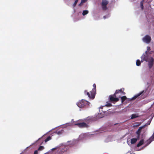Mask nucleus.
<instances>
[{"instance_id":"obj_31","label":"nucleus","mask_w":154,"mask_h":154,"mask_svg":"<svg viewBox=\"0 0 154 154\" xmlns=\"http://www.w3.org/2000/svg\"><path fill=\"white\" fill-rule=\"evenodd\" d=\"M44 154H48V153L46 152V153H44Z\"/></svg>"},{"instance_id":"obj_3","label":"nucleus","mask_w":154,"mask_h":154,"mask_svg":"<svg viewBox=\"0 0 154 154\" xmlns=\"http://www.w3.org/2000/svg\"><path fill=\"white\" fill-rule=\"evenodd\" d=\"M90 103L85 100H82L77 103V105L80 108H84L89 105Z\"/></svg>"},{"instance_id":"obj_12","label":"nucleus","mask_w":154,"mask_h":154,"mask_svg":"<svg viewBox=\"0 0 154 154\" xmlns=\"http://www.w3.org/2000/svg\"><path fill=\"white\" fill-rule=\"evenodd\" d=\"M144 141L143 140H140L139 143L137 144V147H139L141 146L143 143Z\"/></svg>"},{"instance_id":"obj_24","label":"nucleus","mask_w":154,"mask_h":154,"mask_svg":"<svg viewBox=\"0 0 154 154\" xmlns=\"http://www.w3.org/2000/svg\"><path fill=\"white\" fill-rule=\"evenodd\" d=\"M87 1V0H82L81 4Z\"/></svg>"},{"instance_id":"obj_22","label":"nucleus","mask_w":154,"mask_h":154,"mask_svg":"<svg viewBox=\"0 0 154 154\" xmlns=\"http://www.w3.org/2000/svg\"><path fill=\"white\" fill-rule=\"evenodd\" d=\"M77 2L75 1V2L74 3L73 5V6L74 7H75L76 6V5L77 4Z\"/></svg>"},{"instance_id":"obj_14","label":"nucleus","mask_w":154,"mask_h":154,"mask_svg":"<svg viewBox=\"0 0 154 154\" xmlns=\"http://www.w3.org/2000/svg\"><path fill=\"white\" fill-rule=\"evenodd\" d=\"M131 119H134L138 117L139 116L137 115V114H132L131 115Z\"/></svg>"},{"instance_id":"obj_1","label":"nucleus","mask_w":154,"mask_h":154,"mask_svg":"<svg viewBox=\"0 0 154 154\" xmlns=\"http://www.w3.org/2000/svg\"><path fill=\"white\" fill-rule=\"evenodd\" d=\"M125 89L124 88L116 90L114 94L109 96V98L110 101L112 102H117L119 101V98H120V95H117V94L121 93L122 94H125V93L123 91Z\"/></svg>"},{"instance_id":"obj_20","label":"nucleus","mask_w":154,"mask_h":154,"mask_svg":"<svg viewBox=\"0 0 154 154\" xmlns=\"http://www.w3.org/2000/svg\"><path fill=\"white\" fill-rule=\"evenodd\" d=\"M44 149V147L43 146H40L38 149V151H41L43 150Z\"/></svg>"},{"instance_id":"obj_7","label":"nucleus","mask_w":154,"mask_h":154,"mask_svg":"<svg viewBox=\"0 0 154 154\" xmlns=\"http://www.w3.org/2000/svg\"><path fill=\"white\" fill-rule=\"evenodd\" d=\"M143 41L146 43H149L151 40L150 36L148 35H146L143 38Z\"/></svg>"},{"instance_id":"obj_18","label":"nucleus","mask_w":154,"mask_h":154,"mask_svg":"<svg viewBox=\"0 0 154 154\" xmlns=\"http://www.w3.org/2000/svg\"><path fill=\"white\" fill-rule=\"evenodd\" d=\"M144 0H143L141 1L140 3V6L141 8V9L143 10V3L144 2Z\"/></svg>"},{"instance_id":"obj_10","label":"nucleus","mask_w":154,"mask_h":154,"mask_svg":"<svg viewBox=\"0 0 154 154\" xmlns=\"http://www.w3.org/2000/svg\"><path fill=\"white\" fill-rule=\"evenodd\" d=\"M84 121L88 124L91 121V117H87L85 120Z\"/></svg>"},{"instance_id":"obj_9","label":"nucleus","mask_w":154,"mask_h":154,"mask_svg":"<svg viewBox=\"0 0 154 154\" xmlns=\"http://www.w3.org/2000/svg\"><path fill=\"white\" fill-rule=\"evenodd\" d=\"M144 90L141 91V92H140L137 95H136L135 96H134L131 99H130V100L131 101V100H134L138 97L140 95L142 94H143L144 93Z\"/></svg>"},{"instance_id":"obj_15","label":"nucleus","mask_w":154,"mask_h":154,"mask_svg":"<svg viewBox=\"0 0 154 154\" xmlns=\"http://www.w3.org/2000/svg\"><path fill=\"white\" fill-rule=\"evenodd\" d=\"M137 138H133L131 139V143L132 144L135 143L137 142Z\"/></svg>"},{"instance_id":"obj_6","label":"nucleus","mask_w":154,"mask_h":154,"mask_svg":"<svg viewBox=\"0 0 154 154\" xmlns=\"http://www.w3.org/2000/svg\"><path fill=\"white\" fill-rule=\"evenodd\" d=\"M108 3V2L106 0H103L102 2V6L103 10H106L107 9L106 5Z\"/></svg>"},{"instance_id":"obj_21","label":"nucleus","mask_w":154,"mask_h":154,"mask_svg":"<svg viewBox=\"0 0 154 154\" xmlns=\"http://www.w3.org/2000/svg\"><path fill=\"white\" fill-rule=\"evenodd\" d=\"M51 139V137L50 136H48L46 139L45 140V142H46L47 141H48L50 140Z\"/></svg>"},{"instance_id":"obj_26","label":"nucleus","mask_w":154,"mask_h":154,"mask_svg":"<svg viewBox=\"0 0 154 154\" xmlns=\"http://www.w3.org/2000/svg\"><path fill=\"white\" fill-rule=\"evenodd\" d=\"M106 105L107 106H112V104L111 103H108Z\"/></svg>"},{"instance_id":"obj_16","label":"nucleus","mask_w":154,"mask_h":154,"mask_svg":"<svg viewBox=\"0 0 154 154\" xmlns=\"http://www.w3.org/2000/svg\"><path fill=\"white\" fill-rule=\"evenodd\" d=\"M122 100V103L126 99L127 97L126 96H124L122 97H120Z\"/></svg>"},{"instance_id":"obj_19","label":"nucleus","mask_w":154,"mask_h":154,"mask_svg":"<svg viewBox=\"0 0 154 154\" xmlns=\"http://www.w3.org/2000/svg\"><path fill=\"white\" fill-rule=\"evenodd\" d=\"M88 13V10H84L83 11L82 13V15L83 16H85V15L87 14Z\"/></svg>"},{"instance_id":"obj_32","label":"nucleus","mask_w":154,"mask_h":154,"mask_svg":"<svg viewBox=\"0 0 154 154\" xmlns=\"http://www.w3.org/2000/svg\"><path fill=\"white\" fill-rule=\"evenodd\" d=\"M95 19L96 20H97V19H96V18H95Z\"/></svg>"},{"instance_id":"obj_23","label":"nucleus","mask_w":154,"mask_h":154,"mask_svg":"<svg viewBox=\"0 0 154 154\" xmlns=\"http://www.w3.org/2000/svg\"><path fill=\"white\" fill-rule=\"evenodd\" d=\"M144 126H142V127H140L138 129V131H140L141 130L142 128H144Z\"/></svg>"},{"instance_id":"obj_5","label":"nucleus","mask_w":154,"mask_h":154,"mask_svg":"<svg viewBox=\"0 0 154 154\" xmlns=\"http://www.w3.org/2000/svg\"><path fill=\"white\" fill-rule=\"evenodd\" d=\"M75 125L78 126L80 128H87L89 127V125L86 123L84 122L81 123H76L75 124Z\"/></svg>"},{"instance_id":"obj_11","label":"nucleus","mask_w":154,"mask_h":154,"mask_svg":"<svg viewBox=\"0 0 154 154\" xmlns=\"http://www.w3.org/2000/svg\"><path fill=\"white\" fill-rule=\"evenodd\" d=\"M154 140V132L152 134V135L150 137L149 139L147 141L149 142V143H150Z\"/></svg>"},{"instance_id":"obj_27","label":"nucleus","mask_w":154,"mask_h":154,"mask_svg":"<svg viewBox=\"0 0 154 154\" xmlns=\"http://www.w3.org/2000/svg\"><path fill=\"white\" fill-rule=\"evenodd\" d=\"M123 95V94H121V93H119L118 94H117V95H120V96H121V95Z\"/></svg>"},{"instance_id":"obj_17","label":"nucleus","mask_w":154,"mask_h":154,"mask_svg":"<svg viewBox=\"0 0 154 154\" xmlns=\"http://www.w3.org/2000/svg\"><path fill=\"white\" fill-rule=\"evenodd\" d=\"M141 64V62L140 61V60H137L136 62V65L138 66H139Z\"/></svg>"},{"instance_id":"obj_30","label":"nucleus","mask_w":154,"mask_h":154,"mask_svg":"<svg viewBox=\"0 0 154 154\" xmlns=\"http://www.w3.org/2000/svg\"><path fill=\"white\" fill-rule=\"evenodd\" d=\"M54 149H54V148H53V149H52V150H54Z\"/></svg>"},{"instance_id":"obj_25","label":"nucleus","mask_w":154,"mask_h":154,"mask_svg":"<svg viewBox=\"0 0 154 154\" xmlns=\"http://www.w3.org/2000/svg\"><path fill=\"white\" fill-rule=\"evenodd\" d=\"M38 150H35L34 152V154H38Z\"/></svg>"},{"instance_id":"obj_2","label":"nucleus","mask_w":154,"mask_h":154,"mask_svg":"<svg viewBox=\"0 0 154 154\" xmlns=\"http://www.w3.org/2000/svg\"><path fill=\"white\" fill-rule=\"evenodd\" d=\"M93 86L94 88L92 89V91H90L91 94L88 92L87 90H85L84 91L85 94L88 95L90 98L92 99L94 98L96 91V84H94Z\"/></svg>"},{"instance_id":"obj_8","label":"nucleus","mask_w":154,"mask_h":154,"mask_svg":"<svg viewBox=\"0 0 154 154\" xmlns=\"http://www.w3.org/2000/svg\"><path fill=\"white\" fill-rule=\"evenodd\" d=\"M148 66L149 69H151L153 66L154 64V59L152 57L150 58V59L149 60Z\"/></svg>"},{"instance_id":"obj_29","label":"nucleus","mask_w":154,"mask_h":154,"mask_svg":"<svg viewBox=\"0 0 154 154\" xmlns=\"http://www.w3.org/2000/svg\"><path fill=\"white\" fill-rule=\"evenodd\" d=\"M78 0H75V1H76V2H78Z\"/></svg>"},{"instance_id":"obj_13","label":"nucleus","mask_w":154,"mask_h":154,"mask_svg":"<svg viewBox=\"0 0 154 154\" xmlns=\"http://www.w3.org/2000/svg\"><path fill=\"white\" fill-rule=\"evenodd\" d=\"M141 124V123L140 122H136L134 123V124L133 127H137L139 126Z\"/></svg>"},{"instance_id":"obj_28","label":"nucleus","mask_w":154,"mask_h":154,"mask_svg":"<svg viewBox=\"0 0 154 154\" xmlns=\"http://www.w3.org/2000/svg\"><path fill=\"white\" fill-rule=\"evenodd\" d=\"M103 18L105 19H106V17L105 16H104L103 17Z\"/></svg>"},{"instance_id":"obj_4","label":"nucleus","mask_w":154,"mask_h":154,"mask_svg":"<svg viewBox=\"0 0 154 154\" xmlns=\"http://www.w3.org/2000/svg\"><path fill=\"white\" fill-rule=\"evenodd\" d=\"M151 57L147 51H146L145 53L143 54L141 57V62H143V61H149Z\"/></svg>"}]
</instances>
